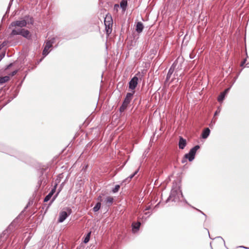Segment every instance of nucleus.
I'll list each match as a JSON object with an SVG mask.
<instances>
[{
  "label": "nucleus",
  "mask_w": 249,
  "mask_h": 249,
  "mask_svg": "<svg viewBox=\"0 0 249 249\" xmlns=\"http://www.w3.org/2000/svg\"><path fill=\"white\" fill-rule=\"evenodd\" d=\"M13 0H10L9 3V4L8 5H9V6H11L12 5V3H13Z\"/></svg>",
  "instance_id": "50"
},
{
  "label": "nucleus",
  "mask_w": 249,
  "mask_h": 249,
  "mask_svg": "<svg viewBox=\"0 0 249 249\" xmlns=\"http://www.w3.org/2000/svg\"><path fill=\"white\" fill-rule=\"evenodd\" d=\"M65 183V180L59 186L58 190H57V193H56V194L53 197V198L52 199V200H51L50 202V204H49V205H50L52 202L56 199V198L57 197V196H58L59 193L61 191L62 188H63V186L64 185Z\"/></svg>",
  "instance_id": "16"
},
{
  "label": "nucleus",
  "mask_w": 249,
  "mask_h": 249,
  "mask_svg": "<svg viewBox=\"0 0 249 249\" xmlns=\"http://www.w3.org/2000/svg\"><path fill=\"white\" fill-rule=\"evenodd\" d=\"M183 202L192 207V206H191L190 204H189L188 202H187V201L186 200V199H185L184 198H183Z\"/></svg>",
  "instance_id": "46"
},
{
  "label": "nucleus",
  "mask_w": 249,
  "mask_h": 249,
  "mask_svg": "<svg viewBox=\"0 0 249 249\" xmlns=\"http://www.w3.org/2000/svg\"><path fill=\"white\" fill-rule=\"evenodd\" d=\"M52 47L50 41H47L42 51V55L44 57L46 56L49 53V50Z\"/></svg>",
  "instance_id": "10"
},
{
  "label": "nucleus",
  "mask_w": 249,
  "mask_h": 249,
  "mask_svg": "<svg viewBox=\"0 0 249 249\" xmlns=\"http://www.w3.org/2000/svg\"><path fill=\"white\" fill-rule=\"evenodd\" d=\"M51 197H52L53 196V194L52 193H51V192H49V193L48 194Z\"/></svg>",
  "instance_id": "55"
},
{
  "label": "nucleus",
  "mask_w": 249,
  "mask_h": 249,
  "mask_svg": "<svg viewBox=\"0 0 249 249\" xmlns=\"http://www.w3.org/2000/svg\"><path fill=\"white\" fill-rule=\"evenodd\" d=\"M54 40H55V38H53L52 39H51L50 40H49L48 41H50L51 42V45H52V44L54 43Z\"/></svg>",
  "instance_id": "47"
},
{
  "label": "nucleus",
  "mask_w": 249,
  "mask_h": 249,
  "mask_svg": "<svg viewBox=\"0 0 249 249\" xmlns=\"http://www.w3.org/2000/svg\"><path fill=\"white\" fill-rule=\"evenodd\" d=\"M134 93L135 91H132L131 92H127L123 102L124 104L128 105L130 104L131 101L132 100Z\"/></svg>",
  "instance_id": "9"
},
{
  "label": "nucleus",
  "mask_w": 249,
  "mask_h": 249,
  "mask_svg": "<svg viewBox=\"0 0 249 249\" xmlns=\"http://www.w3.org/2000/svg\"><path fill=\"white\" fill-rule=\"evenodd\" d=\"M139 171V169H137L133 174L128 177L129 180L132 179V178L138 173Z\"/></svg>",
  "instance_id": "31"
},
{
  "label": "nucleus",
  "mask_w": 249,
  "mask_h": 249,
  "mask_svg": "<svg viewBox=\"0 0 249 249\" xmlns=\"http://www.w3.org/2000/svg\"><path fill=\"white\" fill-rule=\"evenodd\" d=\"M15 229V226L13 223H11V224L7 227V228L0 235V237H4L5 235L6 236L4 238V240H6L7 238L8 235L13 231Z\"/></svg>",
  "instance_id": "8"
},
{
  "label": "nucleus",
  "mask_w": 249,
  "mask_h": 249,
  "mask_svg": "<svg viewBox=\"0 0 249 249\" xmlns=\"http://www.w3.org/2000/svg\"><path fill=\"white\" fill-rule=\"evenodd\" d=\"M187 145L186 140L182 136L179 137L178 147L180 149H183Z\"/></svg>",
  "instance_id": "11"
},
{
  "label": "nucleus",
  "mask_w": 249,
  "mask_h": 249,
  "mask_svg": "<svg viewBox=\"0 0 249 249\" xmlns=\"http://www.w3.org/2000/svg\"><path fill=\"white\" fill-rule=\"evenodd\" d=\"M104 24L106 25H113V19L112 16L109 13L107 14L104 18Z\"/></svg>",
  "instance_id": "13"
},
{
  "label": "nucleus",
  "mask_w": 249,
  "mask_h": 249,
  "mask_svg": "<svg viewBox=\"0 0 249 249\" xmlns=\"http://www.w3.org/2000/svg\"><path fill=\"white\" fill-rule=\"evenodd\" d=\"M10 80V77L9 76H5L4 77L0 76V85H2Z\"/></svg>",
  "instance_id": "22"
},
{
  "label": "nucleus",
  "mask_w": 249,
  "mask_h": 249,
  "mask_svg": "<svg viewBox=\"0 0 249 249\" xmlns=\"http://www.w3.org/2000/svg\"><path fill=\"white\" fill-rule=\"evenodd\" d=\"M210 134V130L208 127L205 128L201 134V137L205 139L208 137Z\"/></svg>",
  "instance_id": "19"
},
{
  "label": "nucleus",
  "mask_w": 249,
  "mask_h": 249,
  "mask_svg": "<svg viewBox=\"0 0 249 249\" xmlns=\"http://www.w3.org/2000/svg\"><path fill=\"white\" fill-rule=\"evenodd\" d=\"M10 8H11V6H9V5H8V7L7 8V11L6 12V14L9 12Z\"/></svg>",
  "instance_id": "49"
},
{
  "label": "nucleus",
  "mask_w": 249,
  "mask_h": 249,
  "mask_svg": "<svg viewBox=\"0 0 249 249\" xmlns=\"http://www.w3.org/2000/svg\"><path fill=\"white\" fill-rule=\"evenodd\" d=\"M206 230H207V231H208V233H209V231H208V229H206Z\"/></svg>",
  "instance_id": "63"
},
{
  "label": "nucleus",
  "mask_w": 249,
  "mask_h": 249,
  "mask_svg": "<svg viewBox=\"0 0 249 249\" xmlns=\"http://www.w3.org/2000/svg\"><path fill=\"white\" fill-rule=\"evenodd\" d=\"M30 202H28V203L27 204V205L26 206V207L24 208V210L26 209L30 205Z\"/></svg>",
  "instance_id": "53"
},
{
  "label": "nucleus",
  "mask_w": 249,
  "mask_h": 249,
  "mask_svg": "<svg viewBox=\"0 0 249 249\" xmlns=\"http://www.w3.org/2000/svg\"><path fill=\"white\" fill-rule=\"evenodd\" d=\"M24 19L26 20V21L28 23H30V24H33L34 22V20L33 17H30L29 15H26L24 17Z\"/></svg>",
  "instance_id": "24"
},
{
  "label": "nucleus",
  "mask_w": 249,
  "mask_h": 249,
  "mask_svg": "<svg viewBox=\"0 0 249 249\" xmlns=\"http://www.w3.org/2000/svg\"><path fill=\"white\" fill-rule=\"evenodd\" d=\"M141 218L142 220H146V217H144V216H143V215H142Z\"/></svg>",
  "instance_id": "52"
},
{
  "label": "nucleus",
  "mask_w": 249,
  "mask_h": 249,
  "mask_svg": "<svg viewBox=\"0 0 249 249\" xmlns=\"http://www.w3.org/2000/svg\"><path fill=\"white\" fill-rule=\"evenodd\" d=\"M200 147L199 145H196L192 147L188 153H186L184 155L185 158L188 159V160L190 162L194 160L195 158L196 151L200 148Z\"/></svg>",
  "instance_id": "3"
},
{
  "label": "nucleus",
  "mask_w": 249,
  "mask_h": 249,
  "mask_svg": "<svg viewBox=\"0 0 249 249\" xmlns=\"http://www.w3.org/2000/svg\"><path fill=\"white\" fill-rule=\"evenodd\" d=\"M190 57L191 59L193 58V57H192V56H191V55H190Z\"/></svg>",
  "instance_id": "61"
},
{
  "label": "nucleus",
  "mask_w": 249,
  "mask_h": 249,
  "mask_svg": "<svg viewBox=\"0 0 249 249\" xmlns=\"http://www.w3.org/2000/svg\"><path fill=\"white\" fill-rule=\"evenodd\" d=\"M180 59V58L178 57L176 60L175 61V62L172 64L171 66L170 67V69L168 70V71L167 72L165 82H167L169 80L170 78H171V75H172L173 73L174 72L175 69L177 66V63L178 61Z\"/></svg>",
  "instance_id": "6"
},
{
  "label": "nucleus",
  "mask_w": 249,
  "mask_h": 249,
  "mask_svg": "<svg viewBox=\"0 0 249 249\" xmlns=\"http://www.w3.org/2000/svg\"><path fill=\"white\" fill-rule=\"evenodd\" d=\"M5 55V52H2L0 54V61L3 59Z\"/></svg>",
  "instance_id": "38"
},
{
  "label": "nucleus",
  "mask_w": 249,
  "mask_h": 249,
  "mask_svg": "<svg viewBox=\"0 0 249 249\" xmlns=\"http://www.w3.org/2000/svg\"><path fill=\"white\" fill-rule=\"evenodd\" d=\"M120 188V185H116L114 188L112 189V192L113 193H116L118 192L119 189Z\"/></svg>",
  "instance_id": "29"
},
{
  "label": "nucleus",
  "mask_w": 249,
  "mask_h": 249,
  "mask_svg": "<svg viewBox=\"0 0 249 249\" xmlns=\"http://www.w3.org/2000/svg\"><path fill=\"white\" fill-rule=\"evenodd\" d=\"M184 197L181 190V187L179 183H174L169 196L165 201V203H168L170 200L172 201L177 202L180 200V197Z\"/></svg>",
  "instance_id": "1"
},
{
  "label": "nucleus",
  "mask_w": 249,
  "mask_h": 249,
  "mask_svg": "<svg viewBox=\"0 0 249 249\" xmlns=\"http://www.w3.org/2000/svg\"><path fill=\"white\" fill-rule=\"evenodd\" d=\"M52 197L50 196L48 194L44 198V202H48L51 198Z\"/></svg>",
  "instance_id": "34"
},
{
  "label": "nucleus",
  "mask_w": 249,
  "mask_h": 249,
  "mask_svg": "<svg viewBox=\"0 0 249 249\" xmlns=\"http://www.w3.org/2000/svg\"><path fill=\"white\" fill-rule=\"evenodd\" d=\"M144 29V25L141 21H138L136 24L135 30L138 34L141 33Z\"/></svg>",
  "instance_id": "14"
},
{
  "label": "nucleus",
  "mask_w": 249,
  "mask_h": 249,
  "mask_svg": "<svg viewBox=\"0 0 249 249\" xmlns=\"http://www.w3.org/2000/svg\"><path fill=\"white\" fill-rule=\"evenodd\" d=\"M160 202H159L155 206V208H158L160 205Z\"/></svg>",
  "instance_id": "56"
},
{
  "label": "nucleus",
  "mask_w": 249,
  "mask_h": 249,
  "mask_svg": "<svg viewBox=\"0 0 249 249\" xmlns=\"http://www.w3.org/2000/svg\"><path fill=\"white\" fill-rule=\"evenodd\" d=\"M187 160H188V159H186V158H185V156H184V157L183 158V159H182V160H181V162H182V163H185V162H187Z\"/></svg>",
  "instance_id": "43"
},
{
  "label": "nucleus",
  "mask_w": 249,
  "mask_h": 249,
  "mask_svg": "<svg viewBox=\"0 0 249 249\" xmlns=\"http://www.w3.org/2000/svg\"><path fill=\"white\" fill-rule=\"evenodd\" d=\"M113 200H114V199H113V198L112 197H111V196H107L106 198L105 201V202H106V203L107 204H109L108 206H109L110 205H111L113 203Z\"/></svg>",
  "instance_id": "23"
},
{
  "label": "nucleus",
  "mask_w": 249,
  "mask_h": 249,
  "mask_svg": "<svg viewBox=\"0 0 249 249\" xmlns=\"http://www.w3.org/2000/svg\"><path fill=\"white\" fill-rule=\"evenodd\" d=\"M239 247H240V248H245V249H248V248L245 247H244V246H240Z\"/></svg>",
  "instance_id": "57"
},
{
  "label": "nucleus",
  "mask_w": 249,
  "mask_h": 249,
  "mask_svg": "<svg viewBox=\"0 0 249 249\" xmlns=\"http://www.w3.org/2000/svg\"><path fill=\"white\" fill-rule=\"evenodd\" d=\"M0 151L11 156L15 157L21 160H23L22 158L23 154L11 147L7 146L2 147L0 149Z\"/></svg>",
  "instance_id": "2"
},
{
  "label": "nucleus",
  "mask_w": 249,
  "mask_h": 249,
  "mask_svg": "<svg viewBox=\"0 0 249 249\" xmlns=\"http://www.w3.org/2000/svg\"><path fill=\"white\" fill-rule=\"evenodd\" d=\"M151 214H152V212H147L144 213V214L145 215H148V216L151 215Z\"/></svg>",
  "instance_id": "45"
},
{
  "label": "nucleus",
  "mask_w": 249,
  "mask_h": 249,
  "mask_svg": "<svg viewBox=\"0 0 249 249\" xmlns=\"http://www.w3.org/2000/svg\"><path fill=\"white\" fill-rule=\"evenodd\" d=\"M176 75L177 76H178V74H177V73H176V72L175 73L174 76H175Z\"/></svg>",
  "instance_id": "60"
},
{
  "label": "nucleus",
  "mask_w": 249,
  "mask_h": 249,
  "mask_svg": "<svg viewBox=\"0 0 249 249\" xmlns=\"http://www.w3.org/2000/svg\"><path fill=\"white\" fill-rule=\"evenodd\" d=\"M44 170H45L43 168L40 169L38 170L39 178H38V182H37V186L38 188H39L40 187V186H41V185L42 183L43 175V174L44 172Z\"/></svg>",
  "instance_id": "12"
},
{
  "label": "nucleus",
  "mask_w": 249,
  "mask_h": 249,
  "mask_svg": "<svg viewBox=\"0 0 249 249\" xmlns=\"http://www.w3.org/2000/svg\"><path fill=\"white\" fill-rule=\"evenodd\" d=\"M101 199V196H100L98 197V200H100Z\"/></svg>",
  "instance_id": "58"
},
{
  "label": "nucleus",
  "mask_w": 249,
  "mask_h": 249,
  "mask_svg": "<svg viewBox=\"0 0 249 249\" xmlns=\"http://www.w3.org/2000/svg\"><path fill=\"white\" fill-rule=\"evenodd\" d=\"M128 5L127 0H122L120 3V7L123 11H125Z\"/></svg>",
  "instance_id": "20"
},
{
  "label": "nucleus",
  "mask_w": 249,
  "mask_h": 249,
  "mask_svg": "<svg viewBox=\"0 0 249 249\" xmlns=\"http://www.w3.org/2000/svg\"><path fill=\"white\" fill-rule=\"evenodd\" d=\"M20 36L28 39H31V35H30L29 31L24 28H22L21 34L20 35Z\"/></svg>",
  "instance_id": "17"
},
{
  "label": "nucleus",
  "mask_w": 249,
  "mask_h": 249,
  "mask_svg": "<svg viewBox=\"0 0 249 249\" xmlns=\"http://www.w3.org/2000/svg\"><path fill=\"white\" fill-rule=\"evenodd\" d=\"M221 111V108L220 107H218L217 109V110L215 111L214 115L216 116L219 114L220 112Z\"/></svg>",
  "instance_id": "35"
},
{
  "label": "nucleus",
  "mask_w": 249,
  "mask_h": 249,
  "mask_svg": "<svg viewBox=\"0 0 249 249\" xmlns=\"http://www.w3.org/2000/svg\"><path fill=\"white\" fill-rule=\"evenodd\" d=\"M90 234H91V232H89V233H87V234L86 235V237H85L84 240H83V242L84 243H87L89 239H90Z\"/></svg>",
  "instance_id": "28"
},
{
  "label": "nucleus",
  "mask_w": 249,
  "mask_h": 249,
  "mask_svg": "<svg viewBox=\"0 0 249 249\" xmlns=\"http://www.w3.org/2000/svg\"><path fill=\"white\" fill-rule=\"evenodd\" d=\"M141 223L140 221L137 222H133L132 223V232L135 233L137 232L139 229Z\"/></svg>",
  "instance_id": "15"
},
{
  "label": "nucleus",
  "mask_w": 249,
  "mask_h": 249,
  "mask_svg": "<svg viewBox=\"0 0 249 249\" xmlns=\"http://www.w3.org/2000/svg\"><path fill=\"white\" fill-rule=\"evenodd\" d=\"M63 175L62 174H60L58 175L57 178L56 179L55 181V183H57V185L58 183L60 182L61 179L62 178Z\"/></svg>",
  "instance_id": "30"
},
{
  "label": "nucleus",
  "mask_w": 249,
  "mask_h": 249,
  "mask_svg": "<svg viewBox=\"0 0 249 249\" xmlns=\"http://www.w3.org/2000/svg\"><path fill=\"white\" fill-rule=\"evenodd\" d=\"M27 24V22L26 19H23L21 20H16L12 21L8 26V29H11L14 27H19L20 28L26 27Z\"/></svg>",
  "instance_id": "5"
},
{
  "label": "nucleus",
  "mask_w": 249,
  "mask_h": 249,
  "mask_svg": "<svg viewBox=\"0 0 249 249\" xmlns=\"http://www.w3.org/2000/svg\"><path fill=\"white\" fill-rule=\"evenodd\" d=\"M151 209V207L150 206H147L145 209V211H148V210H149Z\"/></svg>",
  "instance_id": "48"
},
{
  "label": "nucleus",
  "mask_w": 249,
  "mask_h": 249,
  "mask_svg": "<svg viewBox=\"0 0 249 249\" xmlns=\"http://www.w3.org/2000/svg\"><path fill=\"white\" fill-rule=\"evenodd\" d=\"M119 4H115L114 5V8H118V7H119Z\"/></svg>",
  "instance_id": "54"
},
{
  "label": "nucleus",
  "mask_w": 249,
  "mask_h": 249,
  "mask_svg": "<svg viewBox=\"0 0 249 249\" xmlns=\"http://www.w3.org/2000/svg\"><path fill=\"white\" fill-rule=\"evenodd\" d=\"M105 26L106 35L107 36H109L112 31V25H110L107 24Z\"/></svg>",
  "instance_id": "21"
},
{
  "label": "nucleus",
  "mask_w": 249,
  "mask_h": 249,
  "mask_svg": "<svg viewBox=\"0 0 249 249\" xmlns=\"http://www.w3.org/2000/svg\"><path fill=\"white\" fill-rule=\"evenodd\" d=\"M13 66V63H10L9 64H8V65H7L6 66L5 70L9 69L10 68L12 67Z\"/></svg>",
  "instance_id": "40"
},
{
  "label": "nucleus",
  "mask_w": 249,
  "mask_h": 249,
  "mask_svg": "<svg viewBox=\"0 0 249 249\" xmlns=\"http://www.w3.org/2000/svg\"><path fill=\"white\" fill-rule=\"evenodd\" d=\"M224 93L221 92L220 95L218 96L217 98V100L218 102H220L224 100L225 97V95L224 94Z\"/></svg>",
  "instance_id": "27"
},
{
  "label": "nucleus",
  "mask_w": 249,
  "mask_h": 249,
  "mask_svg": "<svg viewBox=\"0 0 249 249\" xmlns=\"http://www.w3.org/2000/svg\"><path fill=\"white\" fill-rule=\"evenodd\" d=\"M192 208H194V209H195L197 211L201 213H202L203 215H204V216L205 217V220L206 219V218H207V215H206V214H205L203 212H202L201 211H200V210H198V209H196V208H195V207H193V206H192Z\"/></svg>",
  "instance_id": "36"
},
{
  "label": "nucleus",
  "mask_w": 249,
  "mask_h": 249,
  "mask_svg": "<svg viewBox=\"0 0 249 249\" xmlns=\"http://www.w3.org/2000/svg\"><path fill=\"white\" fill-rule=\"evenodd\" d=\"M128 105L126 104H124V103H122V105L120 106L119 108V111L120 112H123L124 110L127 108Z\"/></svg>",
  "instance_id": "26"
},
{
  "label": "nucleus",
  "mask_w": 249,
  "mask_h": 249,
  "mask_svg": "<svg viewBox=\"0 0 249 249\" xmlns=\"http://www.w3.org/2000/svg\"><path fill=\"white\" fill-rule=\"evenodd\" d=\"M246 61H247V58L244 59L243 60V61L241 62L240 66L241 67H243L244 65V64L246 63Z\"/></svg>",
  "instance_id": "44"
},
{
  "label": "nucleus",
  "mask_w": 249,
  "mask_h": 249,
  "mask_svg": "<svg viewBox=\"0 0 249 249\" xmlns=\"http://www.w3.org/2000/svg\"><path fill=\"white\" fill-rule=\"evenodd\" d=\"M217 238H221L222 240H223V239L220 236H218Z\"/></svg>",
  "instance_id": "59"
},
{
  "label": "nucleus",
  "mask_w": 249,
  "mask_h": 249,
  "mask_svg": "<svg viewBox=\"0 0 249 249\" xmlns=\"http://www.w3.org/2000/svg\"><path fill=\"white\" fill-rule=\"evenodd\" d=\"M231 88H227L226 89H225V90L222 92L223 93H224L225 95L229 92L230 89Z\"/></svg>",
  "instance_id": "41"
},
{
  "label": "nucleus",
  "mask_w": 249,
  "mask_h": 249,
  "mask_svg": "<svg viewBox=\"0 0 249 249\" xmlns=\"http://www.w3.org/2000/svg\"><path fill=\"white\" fill-rule=\"evenodd\" d=\"M138 75H140V72L137 73L136 75L132 78L128 83V87L132 91H134V90L136 89L138 84V77H137Z\"/></svg>",
  "instance_id": "4"
},
{
  "label": "nucleus",
  "mask_w": 249,
  "mask_h": 249,
  "mask_svg": "<svg viewBox=\"0 0 249 249\" xmlns=\"http://www.w3.org/2000/svg\"><path fill=\"white\" fill-rule=\"evenodd\" d=\"M101 204L100 202H97L95 206L93 208V211L94 212H98L101 208Z\"/></svg>",
  "instance_id": "25"
},
{
  "label": "nucleus",
  "mask_w": 249,
  "mask_h": 249,
  "mask_svg": "<svg viewBox=\"0 0 249 249\" xmlns=\"http://www.w3.org/2000/svg\"><path fill=\"white\" fill-rule=\"evenodd\" d=\"M57 186V183H55L52 189V190L50 192L54 194L56 191Z\"/></svg>",
  "instance_id": "33"
},
{
  "label": "nucleus",
  "mask_w": 249,
  "mask_h": 249,
  "mask_svg": "<svg viewBox=\"0 0 249 249\" xmlns=\"http://www.w3.org/2000/svg\"><path fill=\"white\" fill-rule=\"evenodd\" d=\"M43 58H41V59H40L37 62V64H38L39 63H40L42 60H43Z\"/></svg>",
  "instance_id": "51"
},
{
  "label": "nucleus",
  "mask_w": 249,
  "mask_h": 249,
  "mask_svg": "<svg viewBox=\"0 0 249 249\" xmlns=\"http://www.w3.org/2000/svg\"><path fill=\"white\" fill-rule=\"evenodd\" d=\"M131 180H129V178L128 177L126 178L125 179H124L122 182V184L123 183H128Z\"/></svg>",
  "instance_id": "37"
},
{
  "label": "nucleus",
  "mask_w": 249,
  "mask_h": 249,
  "mask_svg": "<svg viewBox=\"0 0 249 249\" xmlns=\"http://www.w3.org/2000/svg\"><path fill=\"white\" fill-rule=\"evenodd\" d=\"M22 28L16 29V28L13 29L11 33L10 34V37H13L16 35H20L21 34Z\"/></svg>",
  "instance_id": "18"
},
{
  "label": "nucleus",
  "mask_w": 249,
  "mask_h": 249,
  "mask_svg": "<svg viewBox=\"0 0 249 249\" xmlns=\"http://www.w3.org/2000/svg\"><path fill=\"white\" fill-rule=\"evenodd\" d=\"M18 71V70H16L14 71H12L10 74V75H11V76H14L15 75H16L17 74Z\"/></svg>",
  "instance_id": "39"
},
{
  "label": "nucleus",
  "mask_w": 249,
  "mask_h": 249,
  "mask_svg": "<svg viewBox=\"0 0 249 249\" xmlns=\"http://www.w3.org/2000/svg\"><path fill=\"white\" fill-rule=\"evenodd\" d=\"M202 21H204L205 20V25H206L207 24V17L206 16H203V19H201Z\"/></svg>",
  "instance_id": "42"
},
{
  "label": "nucleus",
  "mask_w": 249,
  "mask_h": 249,
  "mask_svg": "<svg viewBox=\"0 0 249 249\" xmlns=\"http://www.w3.org/2000/svg\"><path fill=\"white\" fill-rule=\"evenodd\" d=\"M9 41L7 40L4 41L1 44H0V50H1L4 47L6 46Z\"/></svg>",
  "instance_id": "32"
},
{
  "label": "nucleus",
  "mask_w": 249,
  "mask_h": 249,
  "mask_svg": "<svg viewBox=\"0 0 249 249\" xmlns=\"http://www.w3.org/2000/svg\"><path fill=\"white\" fill-rule=\"evenodd\" d=\"M67 210L69 212V213H68L66 211H62L60 213L58 219V222L62 223L63 221H64L65 220L67 219L69 215L71 214L72 212L71 209L68 208Z\"/></svg>",
  "instance_id": "7"
},
{
  "label": "nucleus",
  "mask_w": 249,
  "mask_h": 249,
  "mask_svg": "<svg viewBox=\"0 0 249 249\" xmlns=\"http://www.w3.org/2000/svg\"><path fill=\"white\" fill-rule=\"evenodd\" d=\"M4 16H3V17H2V20H3V19L4 18Z\"/></svg>",
  "instance_id": "62"
}]
</instances>
